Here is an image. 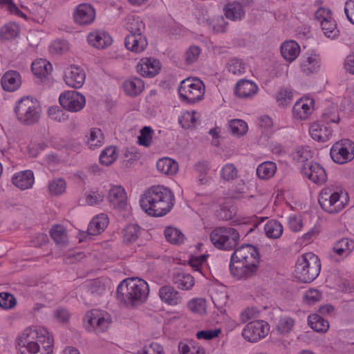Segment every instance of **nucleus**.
<instances>
[{
	"instance_id": "nucleus-1",
	"label": "nucleus",
	"mask_w": 354,
	"mask_h": 354,
	"mask_svg": "<svg viewBox=\"0 0 354 354\" xmlns=\"http://www.w3.org/2000/svg\"><path fill=\"white\" fill-rule=\"evenodd\" d=\"M15 344L18 354H52L54 339L46 328L31 326L18 335Z\"/></svg>"
},
{
	"instance_id": "nucleus-2",
	"label": "nucleus",
	"mask_w": 354,
	"mask_h": 354,
	"mask_svg": "<svg viewBox=\"0 0 354 354\" xmlns=\"http://www.w3.org/2000/svg\"><path fill=\"white\" fill-rule=\"evenodd\" d=\"M173 193L166 187L153 186L141 196L142 209L149 215L162 216L169 212L174 206Z\"/></svg>"
},
{
	"instance_id": "nucleus-3",
	"label": "nucleus",
	"mask_w": 354,
	"mask_h": 354,
	"mask_svg": "<svg viewBox=\"0 0 354 354\" xmlns=\"http://www.w3.org/2000/svg\"><path fill=\"white\" fill-rule=\"evenodd\" d=\"M259 262L258 250L250 244L243 245L231 256L230 273L238 279L248 277L257 270Z\"/></svg>"
},
{
	"instance_id": "nucleus-4",
	"label": "nucleus",
	"mask_w": 354,
	"mask_h": 354,
	"mask_svg": "<svg viewBox=\"0 0 354 354\" xmlns=\"http://www.w3.org/2000/svg\"><path fill=\"white\" fill-rule=\"evenodd\" d=\"M149 293L146 281L138 277L127 278L117 288V297L121 301L131 306L145 302Z\"/></svg>"
},
{
	"instance_id": "nucleus-5",
	"label": "nucleus",
	"mask_w": 354,
	"mask_h": 354,
	"mask_svg": "<svg viewBox=\"0 0 354 354\" xmlns=\"http://www.w3.org/2000/svg\"><path fill=\"white\" fill-rule=\"evenodd\" d=\"M348 194L341 187L329 185L324 187L319 194V203L326 212L331 214L342 211L348 205Z\"/></svg>"
},
{
	"instance_id": "nucleus-6",
	"label": "nucleus",
	"mask_w": 354,
	"mask_h": 354,
	"mask_svg": "<svg viewBox=\"0 0 354 354\" xmlns=\"http://www.w3.org/2000/svg\"><path fill=\"white\" fill-rule=\"evenodd\" d=\"M14 113L19 123L30 126L39 122L41 118V108L36 99L23 97L16 102Z\"/></svg>"
},
{
	"instance_id": "nucleus-7",
	"label": "nucleus",
	"mask_w": 354,
	"mask_h": 354,
	"mask_svg": "<svg viewBox=\"0 0 354 354\" xmlns=\"http://www.w3.org/2000/svg\"><path fill=\"white\" fill-rule=\"evenodd\" d=\"M321 271V262L313 252L305 253L298 258L295 265V277L301 282L315 280Z\"/></svg>"
},
{
	"instance_id": "nucleus-8",
	"label": "nucleus",
	"mask_w": 354,
	"mask_h": 354,
	"mask_svg": "<svg viewBox=\"0 0 354 354\" xmlns=\"http://www.w3.org/2000/svg\"><path fill=\"white\" fill-rule=\"evenodd\" d=\"M178 92L180 100L187 104H194L201 100L205 95L203 82L198 78H187L181 81Z\"/></svg>"
},
{
	"instance_id": "nucleus-9",
	"label": "nucleus",
	"mask_w": 354,
	"mask_h": 354,
	"mask_svg": "<svg viewBox=\"0 0 354 354\" xmlns=\"http://www.w3.org/2000/svg\"><path fill=\"white\" fill-rule=\"evenodd\" d=\"M239 237V233L236 230L225 227H216L209 235L211 243L215 248L227 251L235 248Z\"/></svg>"
},
{
	"instance_id": "nucleus-10",
	"label": "nucleus",
	"mask_w": 354,
	"mask_h": 354,
	"mask_svg": "<svg viewBox=\"0 0 354 354\" xmlns=\"http://www.w3.org/2000/svg\"><path fill=\"white\" fill-rule=\"evenodd\" d=\"M84 322L87 330L101 333L105 331L109 327L111 318L106 312L93 309L87 312Z\"/></svg>"
},
{
	"instance_id": "nucleus-11",
	"label": "nucleus",
	"mask_w": 354,
	"mask_h": 354,
	"mask_svg": "<svg viewBox=\"0 0 354 354\" xmlns=\"http://www.w3.org/2000/svg\"><path fill=\"white\" fill-rule=\"evenodd\" d=\"M330 154L332 160L343 165L354 159V142L342 139L336 142L331 147Z\"/></svg>"
},
{
	"instance_id": "nucleus-12",
	"label": "nucleus",
	"mask_w": 354,
	"mask_h": 354,
	"mask_svg": "<svg viewBox=\"0 0 354 354\" xmlns=\"http://www.w3.org/2000/svg\"><path fill=\"white\" fill-rule=\"evenodd\" d=\"M59 103L64 109L75 113L85 106L86 98L77 91H65L59 95Z\"/></svg>"
},
{
	"instance_id": "nucleus-13",
	"label": "nucleus",
	"mask_w": 354,
	"mask_h": 354,
	"mask_svg": "<svg viewBox=\"0 0 354 354\" xmlns=\"http://www.w3.org/2000/svg\"><path fill=\"white\" fill-rule=\"evenodd\" d=\"M270 331L269 324L263 320L249 322L243 329L242 335L250 342H257L266 337Z\"/></svg>"
},
{
	"instance_id": "nucleus-14",
	"label": "nucleus",
	"mask_w": 354,
	"mask_h": 354,
	"mask_svg": "<svg viewBox=\"0 0 354 354\" xmlns=\"http://www.w3.org/2000/svg\"><path fill=\"white\" fill-rule=\"evenodd\" d=\"M72 17L73 21L76 25L79 26H89L95 19V9L88 3H82L73 8Z\"/></svg>"
},
{
	"instance_id": "nucleus-15",
	"label": "nucleus",
	"mask_w": 354,
	"mask_h": 354,
	"mask_svg": "<svg viewBox=\"0 0 354 354\" xmlns=\"http://www.w3.org/2000/svg\"><path fill=\"white\" fill-rule=\"evenodd\" d=\"M315 100L310 96H304L296 101L292 113L293 118L298 120H306L314 110Z\"/></svg>"
},
{
	"instance_id": "nucleus-16",
	"label": "nucleus",
	"mask_w": 354,
	"mask_h": 354,
	"mask_svg": "<svg viewBox=\"0 0 354 354\" xmlns=\"http://www.w3.org/2000/svg\"><path fill=\"white\" fill-rule=\"evenodd\" d=\"M321 57L314 52L304 53L299 60L300 72L304 75L317 73L321 67Z\"/></svg>"
},
{
	"instance_id": "nucleus-17",
	"label": "nucleus",
	"mask_w": 354,
	"mask_h": 354,
	"mask_svg": "<svg viewBox=\"0 0 354 354\" xmlns=\"http://www.w3.org/2000/svg\"><path fill=\"white\" fill-rule=\"evenodd\" d=\"M85 72L80 67L71 65L64 71V80L66 84L73 88H80L84 84Z\"/></svg>"
},
{
	"instance_id": "nucleus-18",
	"label": "nucleus",
	"mask_w": 354,
	"mask_h": 354,
	"mask_svg": "<svg viewBox=\"0 0 354 354\" xmlns=\"http://www.w3.org/2000/svg\"><path fill=\"white\" fill-rule=\"evenodd\" d=\"M301 174L316 184L324 183L327 178L325 169L317 162H306L301 168Z\"/></svg>"
},
{
	"instance_id": "nucleus-19",
	"label": "nucleus",
	"mask_w": 354,
	"mask_h": 354,
	"mask_svg": "<svg viewBox=\"0 0 354 354\" xmlns=\"http://www.w3.org/2000/svg\"><path fill=\"white\" fill-rule=\"evenodd\" d=\"M107 200L113 208L124 209L127 203V196L124 188L121 185H111L107 194Z\"/></svg>"
},
{
	"instance_id": "nucleus-20",
	"label": "nucleus",
	"mask_w": 354,
	"mask_h": 354,
	"mask_svg": "<svg viewBox=\"0 0 354 354\" xmlns=\"http://www.w3.org/2000/svg\"><path fill=\"white\" fill-rule=\"evenodd\" d=\"M137 72L143 77H151L157 75L160 69V62L152 57H143L137 65Z\"/></svg>"
},
{
	"instance_id": "nucleus-21",
	"label": "nucleus",
	"mask_w": 354,
	"mask_h": 354,
	"mask_svg": "<svg viewBox=\"0 0 354 354\" xmlns=\"http://www.w3.org/2000/svg\"><path fill=\"white\" fill-rule=\"evenodd\" d=\"M87 41L93 47L98 49H104L112 44L111 35L102 30H94L87 35Z\"/></svg>"
},
{
	"instance_id": "nucleus-22",
	"label": "nucleus",
	"mask_w": 354,
	"mask_h": 354,
	"mask_svg": "<svg viewBox=\"0 0 354 354\" xmlns=\"http://www.w3.org/2000/svg\"><path fill=\"white\" fill-rule=\"evenodd\" d=\"M12 185L24 191L31 189L35 183L34 174L31 170H24L14 174L11 179Z\"/></svg>"
},
{
	"instance_id": "nucleus-23",
	"label": "nucleus",
	"mask_w": 354,
	"mask_h": 354,
	"mask_svg": "<svg viewBox=\"0 0 354 354\" xmlns=\"http://www.w3.org/2000/svg\"><path fill=\"white\" fill-rule=\"evenodd\" d=\"M124 45L127 50L140 53L147 48L148 41L142 33L129 34L124 39Z\"/></svg>"
},
{
	"instance_id": "nucleus-24",
	"label": "nucleus",
	"mask_w": 354,
	"mask_h": 354,
	"mask_svg": "<svg viewBox=\"0 0 354 354\" xmlns=\"http://www.w3.org/2000/svg\"><path fill=\"white\" fill-rule=\"evenodd\" d=\"M158 295L162 302L169 306H175L183 301L180 294L171 286H163L160 288Z\"/></svg>"
},
{
	"instance_id": "nucleus-25",
	"label": "nucleus",
	"mask_w": 354,
	"mask_h": 354,
	"mask_svg": "<svg viewBox=\"0 0 354 354\" xmlns=\"http://www.w3.org/2000/svg\"><path fill=\"white\" fill-rule=\"evenodd\" d=\"M309 133L313 140L320 142H326L332 137L333 131L324 124L314 122L310 127Z\"/></svg>"
},
{
	"instance_id": "nucleus-26",
	"label": "nucleus",
	"mask_w": 354,
	"mask_h": 354,
	"mask_svg": "<svg viewBox=\"0 0 354 354\" xmlns=\"http://www.w3.org/2000/svg\"><path fill=\"white\" fill-rule=\"evenodd\" d=\"M1 82L3 90L14 92L21 85V76L16 71H8L2 76Z\"/></svg>"
},
{
	"instance_id": "nucleus-27",
	"label": "nucleus",
	"mask_w": 354,
	"mask_h": 354,
	"mask_svg": "<svg viewBox=\"0 0 354 354\" xmlns=\"http://www.w3.org/2000/svg\"><path fill=\"white\" fill-rule=\"evenodd\" d=\"M280 50L283 58L290 63L294 62L301 53L300 46L294 40L283 42Z\"/></svg>"
},
{
	"instance_id": "nucleus-28",
	"label": "nucleus",
	"mask_w": 354,
	"mask_h": 354,
	"mask_svg": "<svg viewBox=\"0 0 354 354\" xmlns=\"http://www.w3.org/2000/svg\"><path fill=\"white\" fill-rule=\"evenodd\" d=\"M258 125L261 131L259 142L261 145H266L270 136L274 131L273 120L268 115H262L258 118Z\"/></svg>"
},
{
	"instance_id": "nucleus-29",
	"label": "nucleus",
	"mask_w": 354,
	"mask_h": 354,
	"mask_svg": "<svg viewBox=\"0 0 354 354\" xmlns=\"http://www.w3.org/2000/svg\"><path fill=\"white\" fill-rule=\"evenodd\" d=\"M354 250V241L349 238L337 240L333 246V252L342 259L348 257Z\"/></svg>"
},
{
	"instance_id": "nucleus-30",
	"label": "nucleus",
	"mask_w": 354,
	"mask_h": 354,
	"mask_svg": "<svg viewBox=\"0 0 354 354\" xmlns=\"http://www.w3.org/2000/svg\"><path fill=\"white\" fill-rule=\"evenodd\" d=\"M258 90V86L254 82L241 80L236 83L235 93L239 97L249 98L254 95Z\"/></svg>"
},
{
	"instance_id": "nucleus-31",
	"label": "nucleus",
	"mask_w": 354,
	"mask_h": 354,
	"mask_svg": "<svg viewBox=\"0 0 354 354\" xmlns=\"http://www.w3.org/2000/svg\"><path fill=\"white\" fill-rule=\"evenodd\" d=\"M172 281L176 286L183 290H189L195 283L194 277L186 272L176 271L174 273Z\"/></svg>"
},
{
	"instance_id": "nucleus-32",
	"label": "nucleus",
	"mask_w": 354,
	"mask_h": 354,
	"mask_svg": "<svg viewBox=\"0 0 354 354\" xmlns=\"http://www.w3.org/2000/svg\"><path fill=\"white\" fill-rule=\"evenodd\" d=\"M144 82L138 77H131L125 80L122 84L124 93L131 97H136L144 90Z\"/></svg>"
},
{
	"instance_id": "nucleus-33",
	"label": "nucleus",
	"mask_w": 354,
	"mask_h": 354,
	"mask_svg": "<svg viewBox=\"0 0 354 354\" xmlns=\"http://www.w3.org/2000/svg\"><path fill=\"white\" fill-rule=\"evenodd\" d=\"M225 17L234 21H241L245 16L243 5L237 1L229 2L223 9Z\"/></svg>"
},
{
	"instance_id": "nucleus-34",
	"label": "nucleus",
	"mask_w": 354,
	"mask_h": 354,
	"mask_svg": "<svg viewBox=\"0 0 354 354\" xmlns=\"http://www.w3.org/2000/svg\"><path fill=\"white\" fill-rule=\"evenodd\" d=\"M159 172L167 176H174L178 171V164L174 159L165 157L160 158L156 162Z\"/></svg>"
},
{
	"instance_id": "nucleus-35",
	"label": "nucleus",
	"mask_w": 354,
	"mask_h": 354,
	"mask_svg": "<svg viewBox=\"0 0 354 354\" xmlns=\"http://www.w3.org/2000/svg\"><path fill=\"white\" fill-rule=\"evenodd\" d=\"M108 223V216L104 214H100L94 217L90 222L87 231L91 235H97L105 230Z\"/></svg>"
},
{
	"instance_id": "nucleus-36",
	"label": "nucleus",
	"mask_w": 354,
	"mask_h": 354,
	"mask_svg": "<svg viewBox=\"0 0 354 354\" xmlns=\"http://www.w3.org/2000/svg\"><path fill=\"white\" fill-rule=\"evenodd\" d=\"M104 143V136L99 128H91L86 135V145L91 149L100 147Z\"/></svg>"
},
{
	"instance_id": "nucleus-37",
	"label": "nucleus",
	"mask_w": 354,
	"mask_h": 354,
	"mask_svg": "<svg viewBox=\"0 0 354 354\" xmlns=\"http://www.w3.org/2000/svg\"><path fill=\"white\" fill-rule=\"evenodd\" d=\"M20 27L15 22H8L0 28V39L9 41L17 38L20 34Z\"/></svg>"
},
{
	"instance_id": "nucleus-38",
	"label": "nucleus",
	"mask_w": 354,
	"mask_h": 354,
	"mask_svg": "<svg viewBox=\"0 0 354 354\" xmlns=\"http://www.w3.org/2000/svg\"><path fill=\"white\" fill-rule=\"evenodd\" d=\"M294 92L290 86L281 87L274 95L278 105L283 107L289 105L292 102Z\"/></svg>"
},
{
	"instance_id": "nucleus-39",
	"label": "nucleus",
	"mask_w": 354,
	"mask_h": 354,
	"mask_svg": "<svg viewBox=\"0 0 354 354\" xmlns=\"http://www.w3.org/2000/svg\"><path fill=\"white\" fill-rule=\"evenodd\" d=\"M308 323L313 330L318 333H326L329 328L328 321L318 314L310 315L308 317Z\"/></svg>"
},
{
	"instance_id": "nucleus-40",
	"label": "nucleus",
	"mask_w": 354,
	"mask_h": 354,
	"mask_svg": "<svg viewBox=\"0 0 354 354\" xmlns=\"http://www.w3.org/2000/svg\"><path fill=\"white\" fill-rule=\"evenodd\" d=\"M125 27L129 34H138L142 33L145 25L139 17L130 15L125 18Z\"/></svg>"
},
{
	"instance_id": "nucleus-41",
	"label": "nucleus",
	"mask_w": 354,
	"mask_h": 354,
	"mask_svg": "<svg viewBox=\"0 0 354 354\" xmlns=\"http://www.w3.org/2000/svg\"><path fill=\"white\" fill-rule=\"evenodd\" d=\"M264 231L269 239H277L281 236L283 227L279 221L270 220L265 224Z\"/></svg>"
},
{
	"instance_id": "nucleus-42",
	"label": "nucleus",
	"mask_w": 354,
	"mask_h": 354,
	"mask_svg": "<svg viewBox=\"0 0 354 354\" xmlns=\"http://www.w3.org/2000/svg\"><path fill=\"white\" fill-rule=\"evenodd\" d=\"M277 171V165L272 161H266L261 163L257 169V175L263 180H267L274 176Z\"/></svg>"
},
{
	"instance_id": "nucleus-43",
	"label": "nucleus",
	"mask_w": 354,
	"mask_h": 354,
	"mask_svg": "<svg viewBox=\"0 0 354 354\" xmlns=\"http://www.w3.org/2000/svg\"><path fill=\"white\" fill-rule=\"evenodd\" d=\"M178 351L180 354H205V348L196 341L180 342Z\"/></svg>"
},
{
	"instance_id": "nucleus-44",
	"label": "nucleus",
	"mask_w": 354,
	"mask_h": 354,
	"mask_svg": "<svg viewBox=\"0 0 354 354\" xmlns=\"http://www.w3.org/2000/svg\"><path fill=\"white\" fill-rule=\"evenodd\" d=\"M118 156L119 151L115 147H106L100 155V162L104 166H109L118 159Z\"/></svg>"
},
{
	"instance_id": "nucleus-45",
	"label": "nucleus",
	"mask_w": 354,
	"mask_h": 354,
	"mask_svg": "<svg viewBox=\"0 0 354 354\" xmlns=\"http://www.w3.org/2000/svg\"><path fill=\"white\" fill-rule=\"evenodd\" d=\"M312 157L313 153L309 147H299L292 153L293 160L301 165V168L306 162H311Z\"/></svg>"
},
{
	"instance_id": "nucleus-46",
	"label": "nucleus",
	"mask_w": 354,
	"mask_h": 354,
	"mask_svg": "<svg viewBox=\"0 0 354 354\" xmlns=\"http://www.w3.org/2000/svg\"><path fill=\"white\" fill-rule=\"evenodd\" d=\"M164 235L166 240L174 245H180L185 241V235L178 228L168 226L164 230Z\"/></svg>"
},
{
	"instance_id": "nucleus-47",
	"label": "nucleus",
	"mask_w": 354,
	"mask_h": 354,
	"mask_svg": "<svg viewBox=\"0 0 354 354\" xmlns=\"http://www.w3.org/2000/svg\"><path fill=\"white\" fill-rule=\"evenodd\" d=\"M52 69V65L46 59H37L32 64V71L38 77H45L48 75L50 73Z\"/></svg>"
},
{
	"instance_id": "nucleus-48",
	"label": "nucleus",
	"mask_w": 354,
	"mask_h": 354,
	"mask_svg": "<svg viewBox=\"0 0 354 354\" xmlns=\"http://www.w3.org/2000/svg\"><path fill=\"white\" fill-rule=\"evenodd\" d=\"M141 233V228L137 224H129L122 230L124 242L131 243L136 242Z\"/></svg>"
},
{
	"instance_id": "nucleus-49",
	"label": "nucleus",
	"mask_w": 354,
	"mask_h": 354,
	"mask_svg": "<svg viewBox=\"0 0 354 354\" xmlns=\"http://www.w3.org/2000/svg\"><path fill=\"white\" fill-rule=\"evenodd\" d=\"M206 24L209 28L216 33L225 32L228 25V23L223 16H216L207 19Z\"/></svg>"
},
{
	"instance_id": "nucleus-50",
	"label": "nucleus",
	"mask_w": 354,
	"mask_h": 354,
	"mask_svg": "<svg viewBox=\"0 0 354 354\" xmlns=\"http://www.w3.org/2000/svg\"><path fill=\"white\" fill-rule=\"evenodd\" d=\"M320 26L326 37L335 39L339 36V31L337 27L336 21L333 18L327 21L322 22Z\"/></svg>"
},
{
	"instance_id": "nucleus-51",
	"label": "nucleus",
	"mask_w": 354,
	"mask_h": 354,
	"mask_svg": "<svg viewBox=\"0 0 354 354\" xmlns=\"http://www.w3.org/2000/svg\"><path fill=\"white\" fill-rule=\"evenodd\" d=\"M228 127L231 133L237 137L245 134L248 129L247 123L240 119H234L230 120L228 124Z\"/></svg>"
},
{
	"instance_id": "nucleus-52",
	"label": "nucleus",
	"mask_w": 354,
	"mask_h": 354,
	"mask_svg": "<svg viewBox=\"0 0 354 354\" xmlns=\"http://www.w3.org/2000/svg\"><path fill=\"white\" fill-rule=\"evenodd\" d=\"M104 200V194L98 191L90 192L86 193L80 200V203L83 205H96L102 203Z\"/></svg>"
},
{
	"instance_id": "nucleus-53",
	"label": "nucleus",
	"mask_w": 354,
	"mask_h": 354,
	"mask_svg": "<svg viewBox=\"0 0 354 354\" xmlns=\"http://www.w3.org/2000/svg\"><path fill=\"white\" fill-rule=\"evenodd\" d=\"M187 307L193 313L203 315L206 313V301L202 298H194L187 303Z\"/></svg>"
},
{
	"instance_id": "nucleus-54",
	"label": "nucleus",
	"mask_w": 354,
	"mask_h": 354,
	"mask_svg": "<svg viewBox=\"0 0 354 354\" xmlns=\"http://www.w3.org/2000/svg\"><path fill=\"white\" fill-rule=\"evenodd\" d=\"M295 321L292 318L288 316L281 317L277 324V331L282 335H286L290 333L294 326Z\"/></svg>"
},
{
	"instance_id": "nucleus-55",
	"label": "nucleus",
	"mask_w": 354,
	"mask_h": 354,
	"mask_svg": "<svg viewBox=\"0 0 354 354\" xmlns=\"http://www.w3.org/2000/svg\"><path fill=\"white\" fill-rule=\"evenodd\" d=\"M126 354H165L163 347L156 342L144 346L136 352L127 351Z\"/></svg>"
},
{
	"instance_id": "nucleus-56",
	"label": "nucleus",
	"mask_w": 354,
	"mask_h": 354,
	"mask_svg": "<svg viewBox=\"0 0 354 354\" xmlns=\"http://www.w3.org/2000/svg\"><path fill=\"white\" fill-rule=\"evenodd\" d=\"M221 178L225 181H232L238 176V169L232 163L225 164L221 169Z\"/></svg>"
},
{
	"instance_id": "nucleus-57",
	"label": "nucleus",
	"mask_w": 354,
	"mask_h": 354,
	"mask_svg": "<svg viewBox=\"0 0 354 354\" xmlns=\"http://www.w3.org/2000/svg\"><path fill=\"white\" fill-rule=\"evenodd\" d=\"M50 235L57 244L65 245L67 242L66 232L61 225L54 226L50 230Z\"/></svg>"
},
{
	"instance_id": "nucleus-58",
	"label": "nucleus",
	"mask_w": 354,
	"mask_h": 354,
	"mask_svg": "<svg viewBox=\"0 0 354 354\" xmlns=\"http://www.w3.org/2000/svg\"><path fill=\"white\" fill-rule=\"evenodd\" d=\"M210 297L214 306L218 309H222L227 301L226 292L219 291L217 289H213L212 290Z\"/></svg>"
},
{
	"instance_id": "nucleus-59",
	"label": "nucleus",
	"mask_w": 354,
	"mask_h": 354,
	"mask_svg": "<svg viewBox=\"0 0 354 354\" xmlns=\"http://www.w3.org/2000/svg\"><path fill=\"white\" fill-rule=\"evenodd\" d=\"M66 188V183L62 178H55L48 183V190L53 195H60L63 194Z\"/></svg>"
},
{
	"instance_id": "nucleus-60",
	"label": "nucleus",
	"mask_w": 354,
	"mask_h": 354,
	"mask_svg": "<svg viewBox=\"0 0 354 354\" xmlns=\"http://www.w3.org/2000/svg\"><path fill=\"white\" fill-rule=\"evenodd\" d=\"M196 113L194 111L184 112L178 118L179 123L182 127L185 129H189L194 127L196 122Z\"/></svg>"
},
{
	"instance_id": "nucleus-61",
	"label": "nucleus",
	"mask_w": 354,
	"mask_h": 354,
	"mask_svg": "<svg viewBox=\"0 0 354 354\" xmlns=\"http://www.w3.org/2000/svg\"><path fill=\"white\" fill-rule=\"evenodd\" d=\"M153 131L150 127H144L138 136V144L142 146L149 147L152 142Z\"/></svg>"
},
{
	"instance_id": "nucleus-62",
	"label": "nucleus",
	"mask_w": 354,
	"mask_h": 354,
	"mask_svg": "<svg viewBox=\"0 0 354 354\" xmlns=\"http://www.w3.org/2000/svg\"><path fill=\"white\" fill-rule=\"evenodd\" d=\"M322 298V293L316 288H310L305 292L304 300L309 305H314Z\"/></svg>"
},
{
	"instance_id": "nucleus-63",
	"label": "nucleus",
	"mask_w": 354,
	"mask_h": 354,
	"mask_svg": "<svg viewBox=\"0 0 354 354\" xmlns=\"http://www.w3.org/2000/svg\"><path fill=\"white\" fill-rule=\"evenodd\" d=\"M322 118L324 122L327 123H338L339 121V116L337 107L331 106L326 108L322 114Z\"/></svg>"
},
{
	"instance_id": "nucleus-64",
	"label": "nucleus",
	"mask_w": 354,
	"mask_h": 354,
	"mask_svg": "<svg viewBox=\"0 0 354 354\" xmlns=\"http://www.w3.org/2000/svg\"><path fill=\"white\" fill-rule=\"evenodd\" d=\"M17 305L15 297L10 293H0V306L4 309L13 308Z\"/></svg>"
}]
</instances>
